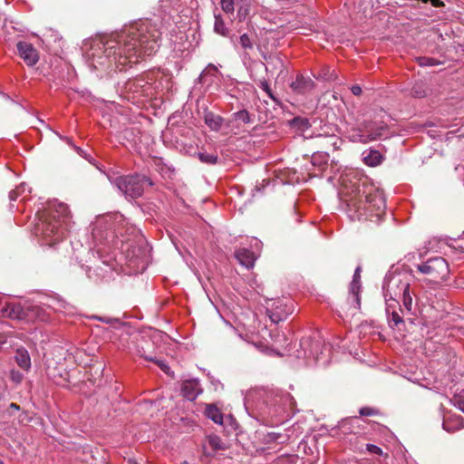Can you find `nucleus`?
<instances>
[{
    "mask_svg": "<svg viewBox=\"0 0 464 464\" xmlns=\"http://www.w3.org/2000/svg\"><path fill=\"white\" fill-rule=\"evenodd\" d=\"M198 160L205 164L214 165L218 162V157L217 154L208 152H198Z\"/></svg>",
    "mask_w": 464,
    "mask_h": 464,
    "instance_id": "a878e982",
    "label": "nucleus"
},
{
    "mask_svg": "<svg viewBox=\"0 0 464 464\" xmlns=\"http://www.w3.org/2000/svg\"><path fill=\"white\" fill-rule=\"evenodd\" d=\"M417 61L420 66H435V65L440 64V61H438L434 58L425 57V56L419 57L417 59Z\"/></svg>",
    "mask_w": 464,
    "mask_h": 464,
    "instance_id": "7c9ffc66",
    "label": "nucleus"
},
{
    "mask_svg": "<svg viewBox=\"0 0 464 464\" xmlns=\"http://www.w3.org/2000/svg\"><path fill=\"white\" fill-rule=\"evenodd\" d=\"M27 188H27L26 184L22 183L19 186H17L14 189L17 190V193L19 194V196H22L23 194L25 193L26 190H28Z\"/></svg>",
    "mask_w": 464,
    "mask_h": 464,
    "instance_id": "79ce46f5",
    "label": "nucleus"
},
{
    "mask_svg": "<svg viewBox=\"0 0 464 464\" xmlns=\"http://www.w3.org/2000/svg\"><path fill=\"white\" fill-rule=\"evenodd\" d=\"M161 32L156 23L146 19L125 29L117 37L102 44L103 56L93 53L94 62L108 69L123 70L128 64H135L143 56L154 54L160 47Z\"/></svg>",
    "mask_w": 464,
    "mask_h": 464,
    "instance_id": "f257e3e1",
    "label": "nucleus"
},
{
    "mask_svg": "<svg viewBox=\"0 0 464 464\" xmlns=\"http://www.w3.org/2000/svg\"><path fill=\"white\" fill-rule=\"evenodd\" d=\"M205 123L212 130H218L223 123V118L208 111L204 116Z\"/></svg>",
    "mask_w": 464,
    "mask_h": 464,
    "instance_id": "412c9836",
    "label": "nucleus"
},
{
    "mask_svg": "<svg viewBox=\"0 0 464 464\" xmlns=\"http://www.w3.org/2000/svg\"><path fill=\"white\" fill-rule=\"evenodd\" d=\"M72 216L69 207L64 203L56 202L42 214L37 229L47 244L53 245L63 240L72 228Z\"/></svg>",
    "mask_w": 464,
    "mask_h": 464,
    "instance_id": "f03ea898",
    "label": "nucleus"
},
{
    "mask_svg": "<svg viewBox=\"0 0 464 464\" xmlns=\"http://www.w3.org/2000/svg\"><path fill=\"white\" fill-rule=\"evenodd\" d=\"M453 404L458 409H459L462 412H464V397L457 396L453 399Z\"/></svg>",
    "mask_w": 464,
    "mask_h": 464,
    "instance_id": "ea45409f",
    "label": "nucleus"
},
{
    "mask_svg": "<svg viewBox=\"0 0 464 464\" xmlns=\"http://www.w3.org/2000/svg\"><path fill=\"white\" fill-rule=\"evenodd\" d=\"M268 437L270 438V440H276L280 437V434L277 433H269Z\"/></svg>",
    "mask_w": 464,
    "mask_h": 464,
    "instance_id": "49530a36",
    "label": "nucleus"
},
{
    "mask_svg": "<svg viewBox=\"0 0 464 464\" xmlns=\"http://www.w3.org/2000/svg\"><path fill=\"white\" fill-rule=\"evenodd\" d=\"M382 155L378 150H371L369 155L364 158V161L369 166H377L382 162Z\"/></svg>",
    "mask_w": 464,
    "mask_h": 464,
    "instance_id": "393cba45",
    "label": "nucleus"
},
{
    "mask_svg": "<svg viewBox=\"0 0 464 464\" xmlns=\"http://www.w3.org/2000/svg\"><path fill=\"white\" fill-rule=\"evenodd\" d=\"M462 136L464 137V134H462Z\"/></svg>",
    "mask_w": 464,
    "mask_h": 464,
    "instance_id": "6e6d98bb",
    "label": "nucleus"
},
{
    "mask_svg": "<svg viewBox=\"0 0 464 464\" xmlns=\"http://www.w3.org/2000/svg\"><path fill=\"white\" fill-rule=\"evenodd\" d=\"M146 85L147 82L142 79H132L125 83L124 89L128 92H132L134 94L133 98H136L145 95L144 87Z\"/></svg>",
    "mask_w": 464,
    "mask_h": 464,
    "instance_id": "f3484780",
    "label": "nucleus"
},
{
    "mask_svg": "<svg viewBox=\"0 0 464 464\" xmlns=\"http://www.w3.org/2000/svg\"><path fill=\"white\" fill-rule=\"evenodd\" d=\"M207 440L208 446L213 450V451L225 450L226 448L224 442L218 435H209Z\"/></svg>",
    "mask_w": 464,
    "mask_h": 464,
    "instance_id": "b1692460",
    "label": "nucleus"
},
{
    "mask_svg": "<svg viewBox=\"0 0 464 464\" xmlns=\"http://www.w3.org/2000/svg\"><path fill=\"white\" fill-rule=\"evenodd\" d=\"M93 319L102 322V323H105V324H112L114 323H120V320L118 318H113V317H110V316L94 315Z\"/></svg>",
    "mask_w": 464,
    "mask_h": 464,
    "instance_id": "e433bc0d",
    "label": "nucleus"
},
{
    "mask_svg": "<svg viewBox=\"0 0 464 464\" xmlns=\"http://www.w3.org/2000/svg\"><path fill=\"white\" fill-rule=\"evenodd\" d=\"M218 70L217 68V66H215L214 64L212 63H209L207 68L202 72L201 73V77L207 75V74H210V75H216V73H218Z\"/></svg>",
    "mask_w": 464,
    "mask_h": 464,
    "instance_id": "58836bf2",
    "label": "nucleus"
},
{
    "mask_svg": "<svg viewBox=\"0 0 464 464\" xmlns=\"http://www.w3.org/2000/svg\"><path fill=\"white\" fill-rule=\"evenodd\" d=\"M361 266H357L353 280L349 287V295L347 298L348 304L353 308L359 310L361 308Z\"/></svg>",
    "mask_w": 464,
    "mask_h": 464,
    "instance_id": "f8f14e48",
    "label": "nucleus"
},
{
    "mask_svg": "<svg viewBox=\"0 0 464 464\" xmlns=\"http://www.w3.org/2000/svg\"><path fill=\"white\" fill-rule=\"evenodd\" d=\"M366 450L370 452V453H372V454H377V455H382V450L374 445V444H367L366 445Z\"/></svg>",
    "mask_w": 464,
    "mask_h": 464,
    "instance_id": "a19ab883",
    "label": "nucleus"
},
{
    "mask_svg": "<svg viewBox=\"0 0 464 464\" xmlns=\"http://www.w3.org/2000/svg\"><path fill=\"white\" fill-rule=\"evenodd\" d=\"M359 414L361 416H378L382 413L377 408L365 406L359 410Z\"/></svg>",
    "mask_w": 464,
    "mask_h": 464,
    "instance_id": "c85d7f7f",
    "label": "nucleus"
},
{
    "mask_svg": "<svg viewBox=\"0 0 464 464\" xmlns=\"http://www.w3.org/2000/svg\"><path fill=\"white\" fill-rule=\"evenodd\" d=\"M23 378H24V375L20 372L15 371V370H11L10 379L12 382L18 384L22 382Z\"/></svg>",
    "mask_w": 464,
    "mask_h": 464,
    "instance_id": "4c0bfd02",
    "label": "nucleus"
},
{
    "mask_svg": "<svg viewBox=\"0 0 464 464\" xmlns=\"http://www.w3.org/2000/svg\"><path fill=\"white\" fill-rule=\"evenodd\" d=\"M111 183L126 197L138 198L142 196L145 185L152 186L150 179L145 175L133 174L116 177Z\"/></svg>",
    "mask_w": 464,
    "mask_h": 464,
    "instance_id": "423d86ee",
    "label": "nucleus"
},
{
    "mask_svg": "<svg viewBox=\"0 0 464 464\" xmlns=\"http://www.w3.org/2000/svg\"><path fill=\"white\" fill-rule=\"evenodd\" d=\"M202 392L198 380H187L182 382L181 394L188 401H194Z\"/></svg>",
    "mask_w": 464,
    "mask_h": 464,
    "instance_id": "4468645a",
    "label": "nucleus"
},
{
    "mask_svg": "<svg viewBox=\"0 0 464 464\" xmlns=\"http://www.w3.org/2000/svg\"><path fill=\"white\" fill-rule=\"evenodd\" d=\"M0 464H4V462L2 460H0Z\"/></svg>",
    "mask_w": 464,
    "mask_h": 464,
    "instance_id": "864d4df0",
    "label": "nucleus"
},
{
    "mask_svg": "<svg viewBox=\"0 0 464 464\" xmlns=\"http://www.w3.org/2000/svg\"><path fill=\"white\" fill-rule=\"evenodd\" d=\"M234 121H241L244 123H250L251 117L247 111L242 110L237 112H235L233 115Z\"/></svg>",
    "mask_w": 464,
    "mask_h": 464,
    "instance_id": "cd10ccee",
    "label": "nucleus"
},
{
    "mask_svg": "<svg viewBox=\"0 0 464 464\" xmlns=\"http://www.w3.org/2000/svg\"><path fill=\"white\" fill-rule=\"evenodd\" d=\"M264 59L267 61L268 64L272 63L274 68H283L284 67L283 62L280 59V57H278V56H271L270 55L269 57H266V55H264Z\"/></svg>",
    "mask_w": 464,
    "mask_h": 464,
    "instance_id": "72a5a7b5",
    "label": "nucleus"
},
{
    "mask_svg": "<svg viewBox=\"0 0 464 464\" xmlns=\"http://www.w3.org/2000/svg\"><path fill=\"white\" fill-rule=\"evenodd\" d=\"M235 257L240 265L247 269L252 268L255 265L256 256L251 250L247 248H239L236 250Z\"/></svg>",
    "mask_w": 464,
    "mask_h": 464,
    "instance_id": "dca6fc26",
    "label": "nucleus"
},
{
    "mask_svg": "<svg viewBox=\"0 0 464 464\" xmlns=\"http://www.w3.org/2000/svg\"><path fill=\"white\" fill-rule=\"evenodd\" d=\"M94 272H95V270H94V269H92V268L90 267V268L88 269V271H87L88 277H89V278H92V277H93V276H92V275H93V273H94Z\"/></svg>",
    "mask_w": 464,
    "mask_h": 464,
    "instance_id": "8fccbe9b",
    "label": "nucleus"
},
{
    "mask_svg": "<svg viewBox=\"0 0 464 464\" xmlns=\"http://www.w3.org/2000/svg\"><path fill=\"white\" fill-rule=\"evenodd\" d=\"M461 421L459 418L457 419H445L442 422L443 429L448 432H455L461 428Z\"/></svg>",
    "mask_w": 464,
    "mask_h": 464,
    "instance_id": "5701e85b",
    "label": "nucleus"
},
{
    "mask_svg": "<svg viewBox=\"0 0 464 464\" xmlns=\"http://www.w3.org/2000/svg\"><path fill=\"white\" fill-rule=\"evenodd\" d=\"M19 194L17 193V190L13 189L9 192V199L10 201H15L18 198Z\"/></svg>",
    "mask_w": 464,
    "mask_h": 464,
    "instance_id": "a18cd8bd",
    "label": "nucleus"
},
{
    "mask_svg": "<svg viewBox=\"0 0 464 464\" xmlns=\"http://www.w3.org/2000/svg\"><path fill=\"white\" fill-rule=\"evenodd\" d=\"M386 300V314L389 322V325L392 328L400 327L404 325V321L401 314L403 313L399 301L390 294L388 298L387 293H384Z\"/></svg>",
    "mask_w": 464,
    "mask_h": 464,
    "instance_id": "9b49d317",
    "label": "nucleus"
},
{
    "mask_svg": "<svg viewBox=\"0 0 464 464\" xmlns=\"http://www.w3.org/2000/svg\"><path fill=\"white\" fill-rule=\"evenodd\" d=\"M2 315L25 322L44 321L45 313L38 305H22L18 303L6 304L1 310Z\"/></svg>",
    "mask_w": 464,
    "mask_h": 464,
    "instance_id": "0eeeda50",
    "label": "nucleus"
},
{
    "mask_svg": "<svg viewBox=\"0 0 464 464\" xmlns=\"http://www.w3.org/2000/svg\"><path fill=\"white\" fill-rule=\"evenodd\" d=\"M351 91L353 92V94L354 95H360L362 93V88L360 85H353L352 88H351Z\"/></svg>",
    "mask_w": 464,
    "mask_h": 464,
    "instance_id": "c03bdc74",
    "label": "nucleus"
},
{
    "mask_svg": "<svg viewBox=\"0 0 464 464\" xmlns=\"http://www.w3.org/2000/svg\"><path fill=\"white\" fill-rule=\"evenodd\" d=\"M239 44H240L241 47L245 50L253 49L252 40L246 34H243L239 37Z\"/></svg>",
    "mask_w": 464,
    "mask_h": 464,
    "instance_id": "473e14b6",
    "label": "nucleus"
},
{
    "mask_svg": "<svg viewBox=\"0 0 464 464\" xmlns=\"http://www.w3.org/2000/svg\"><path fill=\"white\" fill-rule=\"evenodd\" d=\"M133 464H136V463H133Z\"/></svg>",
    "mask_w": 464,
    "mask_h": 464,
    "instance_id": "4d7b16f0",
    "label": "nucleus"
},
{
    "mask_svg": "<svg viewBox=\"0 0 464 464\" xmlns=\"http://www.w3.org/2000/svg\"><path fill=\"white\" fill-rule=\"evenodd\" d=\"M221 8L226 13H232L234 11L233 0H220Z\"/></svg>",
    "mask_w": 464,
    "mask_h": 464,
    "instance_id": "c9c22d12",
    "label": "nucleus"
},
{
    "mask_svg": "<svg viewBox=\"0 0 464 464\" xmlns=\"http://www.w3.org/2000/svg\"><path fill=\"white\" fill-rule=\"evenodd\" d=\"M347 207L358 219L364 217L366 219L378 222L386 214L385 198L382 192L374 188L368 192L363 191V195H359L358 198H351Z\"/></svg>",
    "mask_w": 464,
    "mask_h": 464,
    "instance_id": "7ed1b4c3",
    "label": "nucleus"
},
{
    "mask_svg": "<svg viewBox=\"0 0 464 464\" xmlns=\"http://www.w3.org/2000/svg\"><path fill=\"white\" fill-rule=\"evenodd\" d=\"M137 354L140 357H148L147 355L144 354V353H142V351H140V349H137Z\"/></svg>",
    "mask_w": 464,
    "mask_h": 464,
    "instance_id": "3c124183",
    "label": "nucleus"
},
{
    "mask_svg": "<svg viewBox=\"0 0 464 464\" xmlns=\"http://www.w3.org/2000/svg\"><path fill=\"white\" fill-rule=\"evenodd\" d=\"M122 216H106L97 218L93 224L92 236L96 245L118 246L121 237H123L125 225Z\"/></svg>",
    "mask_w": 464,
    "mask_h": 464,
    "instance_id": "20e7f679",
    "label": "nucleus"
},
{
    "mask_svg": "<svg viewBox=\"0 0 464 464\" xmlns=\"http://www.w3.org/2000/svg\"><path fill=\"white\" fill-rule=\"evenodd\" d=\"M295 310V304L291 299L282 298L275 300L266 307V314L275 324L285 320Z\"/></svg>",
    "mask_w": 464,
    "mask_h": 464,
    "instance_id": "1a4fd4ad",
    "label": "nucleus"
},
{
    "mask_svg": "<svg viewBox=\"0 0 464 464\" xmlns=\"http://www.w3.org/2000/svg\"><path fill=\"white\" fill-rule=\"evenodd\" d=\"M183 464H188L187 462H184Z\"/></svg>",
    "mask_w": 464,
    "mask_h": 464,
    "instance_id": "5fc2aeb1",
    "label": "nucleus"
},
{
    "mask_svg": "<svg viewBox=\"0 0 464 464\" xmlns=\"http://www.w3.org/2000/svg\"><path fill=\"white\" fill-rule=\"evenodd\" d=\"M417 270L433 283L446 279L450 274L448 262L441 256H434L417 265Z\"/></svg>",
    "mask_w": 464,
    "mask_h": 464,
    "instance_id": "6e6552de",
    "label": "nucleus"
},
{
    "mask_svg": "<svg viewBox=\"0 0 464 464\" xmlns=\"http://www.w3.org/2000/svg\"><path fill=\"white\" fill-rule=\"evenodd\" d=\"M411 93L415 97H423V96H425V91L424 90H418L417 87H413L412 88Z\"/></svg>",
    "mask_w": 464,
    "mask_h": 464,
    "instance_id": "37998d69",
    "label": "nucleus"
},
{
    "mask_svg": "<svg viewBox=\"0 0 464 464\" xmlns=\"http://www.w3.org/2000/svg\"><path fill=\"white\" fill-rule=\"evenodd\" d=\"M367 131L369 132L371 141L376 140L378 139H382L389 135L387 125H379V126H366Z\"/></svg>",
    "mask_w": 464,
    "mask_h": 464,
    "instance_id": "a211bd4d",
    "label": "nucleus"
},
{
    "mask_svg": "<svg viewBox=\"0 0 464 464\" xmlns=\"http://www.w3.org/2000/svg\"><path fill=\"white\" fill-rule=\"evenodd\" d=\"M15 362L24 371H28L31 367V359L25 349H18L16 351Z\"/></svg>",
    "mask_w": 464,
    "mask_h": 464,
    "instance_id": "6ab92c4d",
    "label": "nucleus"
},
{
    "mask_svg": "<svg viewBox=\"0 0 464 464\" xmlns=\"http://www.w3.org/2000/svg\"><path fill=\"white\" fill-rule=\"evenodd\" d=\"M258 86L267 94V96L271 100L278 102V100L275 97V95H274L271 88L269 87V84H268L266 80H265V79L260 80L259 83H258Z\"/></svg>",
    "mask_w": 464,
    "mask_h": 464,
    "instance_id": "c756f323",
    "label": "nucleus"
},
{
    "mask_svg": "<svg viewBox=\"0 0 464 464\" xmlns=\"http://www.w3.org/2000/svg\"><path fill=\"white\" fill-rule=\"evenodd\" d=\"M292 124L299 129L305 130L310 126L309 121L306 118L295 117Z\"/></svg>",
    "mask_w": 464,
    "mask_h": 464,
    "instance_id": "2f4dec72",
    "label": "nucleus"
},
{
    "mask_svg": "<svg viewBox=\"0 0 464 464\" xmlns=\"http://www.w3.org/2000/svg\"><path fill=\"white\" fill-rule=\"evenodd\" d=\"M145 360L147 361H150V362H153L154 363H156L165 373H169V365L164 362V361H161V360H157L153 357H145Z\"/></svg>",
    "mask_w": 464,
    "mask_h": 464,
    "instance_id": "f704fd0d",
    "label": "nucleus"
},
{
    "mask_svg": "<svg viewBox=\"0 0 464 464\" xmlns=\"http://www.w3.org/2000/svg\"><path fill=\"white\" fill-rule=\"evenodd\" d=\"M19 56L28 66H34L39 61L38 51L31 43L20 41L16 44Z\"/></svg>",
    "mask_w": 464,
    "mask_h": 464,
    "instance_id": "ddd939ff",
    "label": "nucleus"
},
{
    "mask_svg": "<svg viewBox=\"0 0 464 464\" xmlns=\"http://www.w3.org/2000/svg\"><path fill=\"white\" fill-rule=\"evenodd\" d=\"M214 30L217 34L226 35L227 29L225 25L224 20L220 15H215Z\"/></svg>",
    "mask_w": 464,
    "mask_h": 464,
    "instance_id": "bb28decb",
    "label": "nucleus"
},
{
    "mask_svg": "<svg viewBox=\"0 0 464 464\" xmlns=\"http://www.w3.org/2000/svg\"><path fill=\"white\" fill-rule=\"evenodd\" d=\"M10 408L17 410V411L20 409V407L16 403H14V402H12L10 404Z\"/></svg>",
    "mask_w": 464,
    "mask_h": 464,
    "instance_id": "603ef678",
    "label": "nucleus"
},
{
    "mask_svg": "<svg viewBox=\"0 0 464 464\" xmlns=\"http://www.w3.org/2000/svg\"><path fill=\"white\" fill-rule=\"evenodd\" d=\"M123 237H121L119 245L116 246L125 255L127 262L130 266H139L147 252V246L144 237L133 227H125Z\"/></svg>",
    "mask_w": 464,
    "mask_h": 464,
    "instance_id": "39448f33",
    "label": "nucleus"
},
{
    "mask_svg": "<svg viewBox=\"0 0 464 464\" xmlns=\"http://www.w3.org/2000/svg\"><path fill=\"white\" fill-rule=\"evenodd\" d=\"M393 291L395 295L402 296L403 306L406 310L411 311L412 305V298L410 293V283L402 281L401 278L392 277L387 284V290L385 293Z\"/></svg>",
    "mask_w": 464,
    "mask_h": 464,
    "instance_id": "9d476101",
    "label": "nucleus"
},
{
    "mask_svg": "<svg viewBox=\"0 0 464 464\" xmlns=\"http://www.w3.org/2000/svg\"><path fill=\"white\" fill-rule=\"evenodd\" d=\"M75 150L78 154L87 159V157L85 156V152L81 148L75 147Z\"/></svg>",
    "mask_w": 464,
    "mask_h": 464,
    "instance_id": "de8ad7c7",
    "label": "nucleus"
},
{
    "mask_svg": "<svg viewBox=\"0 0 464 464\" xmlns=\"http://www.w3.org/2000/svg\"><path fill=\"white\" fill-rule=\"evenodd\" d=\"M290 87L296 93L304 94L314 89V82L310 77L298 74L295 80L290 84Z\"/></svg>",
    "mask_w": 464,
    "mask_h": 464,
    "instance_id": "2eb2a0df",
    "label": "nucleus"
},
{
    "mask_svg": "<svg viewBox=\"0 0 464 464\" xmlns=\"http://www.w3.org/2000/svg\"><path fill=\"white\" fill-rule=\"evenodd\" d=\"M351 140L353 142H361V143H367L370 142V136L369 132L367 131V128L365 127V130H362L361 128L353 130V133L351 134Z\"/></svg>",
    "mask_w": 464,
    "mask_h": 464,
    "instance_id": "4be33fe9",
    "label": "nucleus"
},
{
    "mask_svg": "<svg viewBox=\"0 0 464 464\" xmlns=\"http://www.w3.org/2000/svg\"><path fill=\"white\" fill-rule=\"evenodd\" d=\"M349 420H342L339 422V428H344V426L348 423Z\"/></svg>",
    "mask_w": 464,
    "mask_h": 464,
    "instance_id": "09e8293b",
    "label": "nucleus"
},
{
    "mask_svg": "<svg viewBox=\"0 0 464 464\" xmlns=\"http://www.w3.org/2000/svg\"><path fill=\"white\" fill-rule=\"evenodd\" d=\"M205 415L217 424H223V414L221 411L213 404H208L205 409Z\"/></svg>",
    "mask_w": 464,
    "mask_h": 464,
    "instance_id": "aec40b11",
    "label": "nucleus"
}]
</instances>
